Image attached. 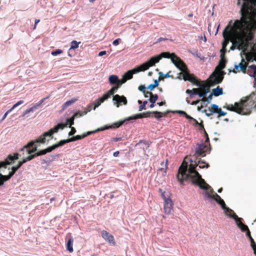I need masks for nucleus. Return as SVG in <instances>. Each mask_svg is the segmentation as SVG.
<instances>
[{"instance_id": "f257e3e1", "label": "nucleus", "mask_w": 256, "mask_h": 256, "mask_svg": "<svg viewBox=\"0 0 256 256\" xmlns=\"http://www.w3.org/2000/svg\"><path fill=\"white\" fill-rule=\"evenodd\" d=\"M188 174L185 176L186 180H191L192 184L198 186L202 190H204L205 192H202V194L208 199L215 200L220 206L225 214L234 220V217L237 216L236 214L233 210L226 206L224 200L214 192L212 188L202 178V176L194 170H190Z\"/></svg>"}, {"instance_id": "f03ea898", "label": "nucleus", "mask_w": 256, "mask_h": 256, "mask_svg": "<svg viewBox=\"0 0 256 256\" xmlns=\"http://www.w3.org/2000/svg\"><path fill=\"white\" fill-rule=\"evenodd\" d=\"M236 30V42L230 47V50L234 51L236 49L240 50L242 47H247L252 43L256 32V22L250 25L245 26H241V30H239L236 26H233Z\"/></svg>"}, {"instance_id": "7ed1b4c3", "label": "nucleus", "mask_w": 256, "mask_h": 256, "mask_svg": "<svg viewBox=\"0 0 256 256\" xmlns=\"http://www.w3.org/2000/svg\"><path fill=\"white\" fill-rule=\"evenodd\" d=\"M170 59L171 62L180 71L178 74L177 78L180 80H183L184 81H188L194 85L198 86L202 92L205 91L208 86L198 82V78L190 73L186 63L174 53L170 52Z\"/></svg>"}, {"instance_id": "20e7f679", "label": "nucleus", "mask_w": 256, "mask_h": 256, "mask_svg": "<svg viewBox=\"0 0 256 256\" xmlns=\"http://www.w3.org/2000/svg\"><path fill=\"white\" fill-rule=\"evenodd\" d=\"M170 52H162L160 54L151 57L146 62L142 64L137 66L134 68L128 70L126 72L121 78L122 82L124 84L127 80L132 79L134 74H138L140 72H144L150 68V67L154 66L156 64L158 63L162 58H169Z\"/></svg>"}, {"instance_id": "39448f33", "label": "nucleus", "mask_w": 256, "mask_h": 256, "mask_svg": "<svg viewBox=\"0 0 256 256\" xmlns=\"http://www.w3.org/2000/svg\"><path fill=\"white\" fill-rule=\"evenodd\" d=\"M228 110L237 112L240 114H250L252 110H256V96L255 94L242 98L240 102L234 104H229L226 106Z\"/></svg>"}, {"instance_id": "423d86ee", "label": "nucleus", "mask_w": 256, "mask_h": 256, "mask_svg": "<svg viewBox=\"0 0 256 256\" xmlns=\"http://www.w3.org/2000/svg\"><path fill=\"white\" fill-rule=\"evenodd\" d=\"M22 154L18 152L14 153L13 155L10 154L4 161L0 162V168H6L7 165L14 164L16 160L19 158V156H21ZM28 161L27 160V158H24L22 160L18 162V164L16 166H13L11 168L12 170L8 174L3 175L0 174V187L2 186L5 182L9 180L18 170L24 163Z\"/></svg>"}, {"instance_id": "0eeeda50", "label": "nucleus", "mask_w": 256, "mask_h": 256, "mask_svg": "<svg viewBox=\"0 0 256 256\" xmlns=\"http://www.w3.org/2000/svg\"><path fill=\"white\" fill-rule=\"evenodd\" d=\"M198 164L199 165V168H208L210 166V165L208 163L202 160H198L197 162H196V164H188L187 162L184 164V162L181 164L178 168V172L176 175L178 180L181 184L184 185V182L185 181L190 182L192 183L191 180H186L185 175H188V174H189L188 173L190 172V170H194L200 174V173L197 171L196 169Z\"/></svg>"}, {"instance_id": "6e6552de", "label": "nucleus", "mask_w": 256, "mask_h": 256, "mask_svg": "<svg viewBox=\"0 0 256 256\" xmlns=\"http://www.w3.org/2000/svg\"><path fill=\"white\" fill-rule=\"evenodd\" d=\"M43 135H41L38 138L35 140H31L29 142L26 144L24 145L20 150L21 152H22V154H24V150H26V153L27 154H28V156L27 158V160H28V161L34 158H35L44 155L46 154V149H43L41 150H38V146L36 144L38 143H40L42 144V142H36V140L40 139V137ZM49 138L46 137V140L44 144H48L50 140H48Z\"/></svg>"}, {"instance_id": "1a4fd4ad", "label": "nucleus", "mask_w": 256, "mask_h": 256, "mask_svg": "<svg viewBox=\"0 0 256 256\" xmlns=\"http://www.w3.org/2000/svg\"><path fill=\"white\" fill-rule=\"evenodd\" d=\"M74 119L72 116L66 118V122H60L54 126L52 128H51L50 130L47 132H44L43 134V135L40 137V138L38 140H36V142H41L42 143H44L46 140V137H48V140H50L53 138L52 135L54 133H56L58 132L60 130H63L64 128L68 126H72L74 124Z\"/></svg>"}, {"instance_id": "9d476101", "label": "nucleus", "mask_w": 256, "mask_h": 256, "mask_svg": "<svg viewBox=\"0 0 256 256\" xmlns=\"http://www.w3.org/2000/svg\"><path fill=\"white\" fill-rule=\"evenodd\" d=\"M245 1L246 0H238L237 2V5L240 6V9L239 13L241 16L240 19H236L234 20L233 26H236L237 28H238L240 30H241V26H245L247 24L250 26L254 22H256V20H254L252 22H250L246 20V18H244V16L246 12L245 8Z\"/></svg>"}, {"instance_id": "9b49d317", "label": "nucleus", "mask_w": 256, "mask_h": 256, "mask_svg": "<svg viewBox=\"0 0 256 256\" xmlns=\"http://www.w3.org/2000/svg\"><path fill=\"white\" fill-rule=\"evenodd\" d=\"M234 218V221L238 227L241 230L242 232H246V235L248 238L250 242V246L254 250V254L256 256V243L251 236L250 232L248 229V226L246 224L242 223V218H240L238 216H236Z\"/></svg>"}, {"instance_id": "f8f14e48", "label": "nucleus", "mask_w": 256, "mask_h": 256, "mask_svg": "<svg viewBox=\"0 0 256 256\" xmlns=\"http://www.w3.org/2000/svg\"><path fill=\"white\" fill-rule=\"evenodd\" d=\"M232 22V21L231 20L229 22L228 24L225 27V28H224V30H223V32H222V35L224 38V40L222 42V48L220 50V58H224V56H226V54L228 52L226 47H227L228 45V44L229 42H232V44H234L233 40H232V38L228 36L227 34L228 30Z\"/></svg>"}, {"instance_id": "ddd939ff", "label": "nucleus", "mask_w": 256, "mask_h": 256, "mask_svg": "<svg viewBox=\"0 0 256 256\" xmlns=\"http://www.w3.org/2000/svg\"><path fill=\"white\" fill-rule=\"evenodd\" d=\"M112 101L114 105L117 108L122 105H126L128 104V100L126 96L118 94L112 96Z\"/></svg>"}, {"instance_id": "4468645a", "label": "nucleus", "mask_w": 256, "mask_h": 256, "mask_svg": "<svg viewBox=\"0 0 256 256\" xmlns=\"http://www.w3.org/2000/svg\"><path fill=\"white\" fill-rule=\"evenodd\" d=\"M244 59L242 58L240 63L238 64H234V68L232 70L230 69L229 70V72H233L236 74L238 72H242L243 73H246L247 66L244 64Z\"/></svg>"}, {"instance_id": "2eb2a0df", "label": "nucleus", "mask_w": 256, "mask_h": 256, "mask_svg": "<svg viewBox=\"0 0 256 256\" xmlns=\"http://www.w3.org/2000/svg\"><path fill=\"white\" fill-rule=\"evenodd\" d=\"M162 196L164 198V212L166 214H168L171 212V210L173 206V203L170 199L166 198H165L164 194H162Z\"/></svg>"}, {"instance_id": "dca6fc26", "label": "nucleus", "mask_w": 256, "mask_h": 256, "mask_svg": "<svg viewBox=\"0 0 256 256\" xmlns=\"http://www.w3.org/2000/svg\"><path fill=\"white\" fill-rule=\"evenodd\" d=\"M207 146L204 143L198 144V146L195 150V154L198 156L204 157L206 156V150Z\"/></svg>"}, {"instance_id": "f3484780", "label": "nucleus", "mask_w": 256, "mask_h": 256, "mask_svg": "<svg viewBox=\"0 0 256 256\" xmlns=\"http://www.w3.org/2000/svg\"><path fill=\"white\" fill-rule=\"evenodd\" d=\"M108 81L111 85H114L116 86H121L123 84L121 78L120 79L118 76L115 74H112L109 76Z\"/></svg>"}, {"instance_id": "a211bd4d", "label": "nucleus", "mask_w": 256, "mask_h": 256, "mask_svg": "<svg viewBox=\"0 0 256 256\" xmlns=\"http://www.w3.org/2000/svg\"><path fill=\"white\" fill-rule=\"evenodd\" d=\"M210 77L212 78V80L210 82V84L212 86L221 83L224 78V77L220 76V74H218L214 76L211 75Z\"/></svg>"}, {"instance_id": "6ab92c4d", "label": "nucleus", "mask_w": 256, "mask_h": 256, "mask_svg": "<svg viewBox=\"0 0 256 256\" xmlns=\"http://www.w3.org/2000/svg\"><path fill=\"white\" fill-rule=\"evenodd\" d=\"M101 234L102 238L106 241L108 242L110 244H113L114 245L115 244L114 237L112 235L105 230L102 231Z\"/></svg>"}, {"instance_id": "aec40b11", "label": "nucleus", "mask_w": 256, "mask_h": 256, "mask_svg": "<svg viewBox=\"0 0 256 256\" xmlns=\"http://www.w3.org/2000/svg\"><path fill=\"white\" fill-rule=\"evenodd\" d=\"M150 112H143L141 113L136 114L132 116L126 118V120H129L130 122H132L134 121L138 118H146V114H150Z\"/></svg>"}, {"instance_id": "412c9836", "label": "nucleus", "mask_w": 256, "mask_h": 256, "mask_svg": "<svg viewBox=\"0 0 256 256\" xmlns=\"http://www.w3.org/2000/svg\"><path fill=\"white\" fill-rule=\"evenodd\" d=\"M147 112H150V114H146V118H150L151 116V114H154L156 118L158 120H160L162 117V113L161 112L159 111H148Z\"/></svg>"}, {"instance_id": "4be33fe9", "label": "nucleus", "mask_w": 256, "mask_h": 256, "mask_svg": "<svg viewBox=\"0 0 256 256\" xmlns=\"http://www.w3.org/2000/svg\"><path fill=\"white\" fill-rule=\"evenodd\" d=\"M130 122L129 120H126V118H124V120H120L118 122H114L112 124H108L109 126H110L111 127L110 128H120L121 126H122L124 122L126 123V124H128Z\"/></svg>"}, {"instance_id": "5701e85b", "label": "nucleus", "mask_w": 256, "mask_h": 256, "mask_svg": "<svg viewBox=\"0 0 256 256\" xmlns=\"http://www.w3.org/2000/svg\"><path fill=\"white\" fill-rule=\"evenodd\" d=\"M212 95L214 96H218L223 94V89L220 86L213 88L212 92Z\"/></svg>"}, {"instance_id": "b1692460", "label": "nucleus", "mask_w": 256, "mask_h": 256, "mask_svg": "<svg viewBox=\"0 0 256 256\" xmlns=\"http://www.w3.org/2000/svg\"><path fill=\"white\" fill-rule=\"evenodd\" d=\"M158 96L157 94H154L152 95L151 98H149L148 100L150 102V104L149 106V108H153L155 106V103L156 101L158 100Z\"/></svg>"}, {"instance_id": "393cba45", "label": "nucleus", "mask_w": 256, "mask_h": 256, "mask_svg": "<svg viewBox=\"0 0 256 256\" xmlns=\"http://www.w3.org/2000/svg\"><path fill=\"white\" fill-rule=\"evenodd\" d=\"M78 100V98H72L70 100H67L66 102H65L64 104L62 106V110H64L66 109L67 107L70 106V105L74 104V102H76Z\"/></svg>"}, {"instance_id": "a878e982", "label": "nucleus", "mask_w": 256, "mask_h": 256, "mask_svg": "<svg viewBox=\"0 0 256 256\" xmlns=\"http://www.w3.org/2000/svg\"><path fill=\"white\" fill-rule=\"evenodd\" d=\"M73 242V238L72 236H70L66 243V250L70 252H72L74 251L72 247Z\"/></svg>"}, {"instance_id": "bb28decb", "label": "nucleus", "mask_w": 256, "mask_h": 256, "mask_svg": "<svg viewBox=\"0 0 256 256\" xmlns=\"http://www.w3.org/2000/svg\"><path fill=\"white\" fill-rule=\"evenodd\" d=\"M86 112L78 110V111H76L75 112H74L72 116V118H74V119H75L76 118H80V117H82L84 115H86Z\"/></svg>"}, {"instance_id": "cd10ccee", "label": "nucleus", "mask_w": 256, "mask_h": 256, "mask_svg": "<svg viewBox=\"0 0 256 256\" xmlns=\"http://www.w3.org/2000/svg\"><path fill=\"white\" fill-rule=\"evenodd\" d=\"M70 142V138L66 140H62L59 141L58 142L54 144V145L56 146V148H58L59 147L62 146Z\"/></svg>"}, {"instance_id": "c85d7f7f", "label": "nucleus", "mask_w": 256, "mask_h": 256, "mask_svg": "<svg viewBox=\"0 0 256 256\" xmlns=\"http://www.w3.org/2000/svg\"><path fill=\"white\" fill-rule=\"evenodd\" d=\"M226 62L227 60L226 58V56H224V58H220L218 65L216 67H220L222 70H223L226 68Z\"/></svg>"}, {"instance_id": "c756f323", "label": "nucleus", "mask_w": 256, "mask_h": 256, "mask_svg": "<svg viewBox=\"0 0 256 256\" xmlns=\"http://www.w3.org/2000/svg\"><path fill=\"white\" fill-rule=\"evenodd\" d=\"M84 138V136H83V134H82L81 135H76V136H71L70 138V141L71 142H76V140H80Z\"/></svg>"}, {"instance_id": "7c9ffc66", "label": "nucleus", "mask_w": 256, "mask_h": 256, "mask_svg": "<svg viewBox=\"0 0 256 256\" xmlns=\"http://www.w3.org/2000/svg\"><path fill=\"white\" fill-rule=\"evenodd\" d=\"M80 44V42H78L75 40L72 41L70 42V50H74L78 48Z\"/></svg>"}, {"instance_id": "2f4dec72", "label": "nucleus", "mask_w": 256, "mask_h": 256, "mask_svg": "<svg viewBox=\"0 0 256 256\" xmlns=\"http://www.w3.org/2000/svg\"><path fill=\"white\" fill-rule=\"evenodd\" d=\"M212 113H215V114H218L219 115L218 116V118H219L221 116H225L226 114V112L222 110V109L220 108L218 109V111H215L214 110H211Z\"/></svg>"}, {"instance_id": "473e14b6", "label": "nucleus", "mask_w": 256, "mask_h": 256, "mask_svg": "<svg viewBox=\"0 0 256 256\" xmlns=\"http://www.w3.org/2000/svg\"><path fill=\"white\" fill-rule=\"evenodd\" d=\"M120 87V86H114L108 92L110 94V96H114V94L117 92L118 90Z\"/></svg>"}, {"instance_id": "72a5a7b5", "label": "nucleus", "mask_w": 256, "mask_h": 256, "mask_svg": "<svg viewBox=\"0 0 256 256\" xmlns=\"http://www.w3.org/2000/svg\"><path fill=\"white\" fill-rule=\"evenodd\" d=\"M212 96H214L213 95H212V93L208 96L207 100H200L198 101H202V103L206 105L207 104L210 102L212 100Z\"/></svg>"}, {"instance_id": "f704fd0d", "label": "nucleus", "mask_w": 256, "mask_h": 256, "mask_svg": "<svg viewBox=\"0 0 256 256\" xmlns=\"http://www.w3.org/2000/svg\"><path fill=\"white\" fill-rule=\"evenodd\" d=\"M210 92V90L209 88H207L206 89L205 91L202 92V93L199 92L198 93V96L200 98H204L206 96V94Z\"/></svg>"}, {"instance_id": "c9c22d12", "label": "nucleus", "mask_w": 256, "mask_h": 256, "mask_svg": "<svg viewBox=\"0 0 256 256\" xmlns=\"http://www.w3.org/2000/svg\"><path fill=\"white\" fill-rule=\"evenodd\" d=\"M148 102V100H144L142 104H141L138 108V111L141 112L143 110H145L146 109V105L147 104Z\"/></svg>"}, {"instance_id": "e433bc0d", "label": "nucleus", "mask_w": 256, "mask_h": 256, "mask_svg": "<svg viewBox=\"0 0 256 256\" xmlns=\"http://www.w3.org/2000/svg\"><path fill=\"white\" fill-rule=\"evenodd\" d=\"M111 126H109L108 124L104 125V126L98 128L97 129L95 130L96 133L100 131H103L106 130L110 129Z\"/></svg>"}, {"instance_id": "4c0bfd02", "label": "nucleus", "mask_w": 256, "mask_h": 256, "mask_svg": "<svg viewBox=\"0 0 256 256\" xmlns=\"http://www.w3.org/2000/svg\"><path fill=\"white\" fill-rule=\"evenodd\" d=\"M110 94L107 92L106 93L104 94L102 96L98 98V99L100 100L101 102H104L106 100H108L109 98H110Z\"/></svg>"}, {"instance_id": "58836bf2", "label": "nucleus", "mask_w": 256, "mask_h": 256, "mask_svg": "<svg viewBox=\"0 0 256 256\" xmlns=\"http://www.w3.org/2000/svg\"><path fill=\"white\" fill-rule=\"evenodd\" d=\"M63 52V50L60 49H56L51 52V54L54 56H58Z\"/></svg>"}, {"instance_id": "ea45409f", "label": "nucleus", "mask_w": 256, "mask_h": 256, "mask_svg": "<svg viewBox=\"0 0 256 256\" xmlns=\"http://www.w3.org/2000/svg\"><path fill=\"white\" fill-rule=\"evenodd\" d=\"M56 146H55L54 144L50 146L47 147L46 148H45L46 153L50 152L55 149H56Z\"/></svg>"}, {"instance_id": "a19ab883", "label": "nucleus", "mask_w": 256, "mask_h": 256, "mask_svg": "<svg viewBox=\"0 0 256 256\" xmlns=\"http://www.w3.org/2000/svg\"><path fill=\"white\" fill-rule=\"evenodd\" d=\"M245 74H248L250 77L254 78L256 76V74H254V72H253L250 69L248 68L246 69V72Z\"/></svg>"}, {"instance_id": "79ce46f5", "label": "nucleus", "mask_w": 256, "mask_h": 256, "mask_svg": "<svg viewBox=\"0 0 256 256\" xmlns=\"http://www.w3.org/2000/svg\"><path fill=\"white\" fill-rule=\"evenodd\" d=\"M71 130H70V131L68 132V135L69 136H74V135L76 133V129L74 127H72V126H70V127Z\"/></svg>"}, {"instance_id": "37998d69", "label": "nucleus", "mask_w": 256, "mask_h": 256, "mask_svg": "<svg viewBox=\"0 0 256 256\" xmlns=\"http://www.w3.org/2000/svg\"><path fill=\"white\" fill-rule=\"evenodd\" d=\"M49 98V96H46L44 98H42L36 104V106L39 108L42 104L44 103L45 101Z\"/></svg>"}, {"instance_id": "c03bdc74", "label": "nucleus", "mask_w": 256, "mask_h": 256, "mask_svg": "<svg viewBox=\"0 0 256 256\" xmlns=\"http://www.w3.org/2000/svg\"><path fill=\"white\" fill-rule=\"evenodd\" d=\"M24 103V101L22 100H19L16 103L14 104L13 105L12 107L10 108L12 109V110L16 108L17 106H19L20 105Z\"/></svg>"}, {"instance_id": "a18cd8bd", "label": "nucleus", "mask_w": 256, "mask_h": 256, "mask_svg": "<svg viewBox=\"0 0 256 256\" xmlns=\"http://www.w3.org/2000/svg\"><path fill=\"white\" fill-rule=\"evenodd\" d=\"M158 74H159L160 77L164 76L165 78H173L172 76H170L169 74V72L164 74L162 72H159Z\"/></svg>"}, {"instance_id": "49530a36", "label": "nucleus", "mask_w": 256, "mask_h": 256, "mask_svg": "<svg viewBox=\"0 0 256 256\" xmlns=\"http://www.w3.org/2000/svg\"><path fill=\"white\" fill-rule=\"evenodd\" d=\"M102 103V102H101L100 100L98 98L94 104V106L93 108V109L95 110L96 108H98L101 104Z\"/></svg>"}, {"instance_id": "de8ad7c7", "label": "nucleus", "mask_w": 256, "mask_h": 256, "mask_svg": "<svg viewBox=\"0 0 256 256\" xmlns=\"http://www.w3.org/2000/svg\"><path fill=\"white\" fill-rule=\"evenodd\" d=\"M58 154H55V155H49L47 157V159L48 161L52 162V160H54L56 156H58Z\"/></svg>"}, {"instance_id": "09e8293b", "label": "nucleus", "mask_w": 256, "mask_h": 256, "mask_svg": "<svg viewBox=\"0 0 256 256\" xmlns=\"http://www.w3.org/2000/svg\"><path fill=\"white\" fill-rule=\"evenodd\" d=\"M174 113L182 115L184 116H185L187 114L185 111H184L182 110H176L174 111Z\"/></svg>"}, {"instance_id": "8fccbe9b", "label": "nucleus", "mask_w": 256, "mask_h": 256, "mask_svg": "<svg viewBox=\"0 0 256 256\" xmlns=\"http://www.w3.org/2000/svg\"><path fill=\"white\" fill-rule=\"evenodd\" d=\"M220 108H218V105L216 104H212V108H209V110L211 112V110H215V111H218V109H220Z\"/></svg>"}, {"instance_id": "3c124183", "label": "nucleus", "mask_w": 256, "mask_h": 256, "mask_svg": "<svg viewBox=\"0 0 256 256\" xmlns=\"http://www.w3.org/2000/svg\"><path fill=\"white\" fill-rule=\"evenodd\" d=\"M95 133H96L95 130L88 131L87 132L83 134V136H84V137L86 138L92 134H95Z\"/></svg>"}, {"instance_id": "603ef678", "label": "nucleus", "mask_w": 256, "mask_h": 256, "mask_svg": "<svg viewBox=\"0 0 256 256\" xmlns=\"http://www.w3.org/2000/svg\"><path fill=\"white\" fill-rule=\"evenodd\" d=\"M248 68L250 69L253 72H254V74H256V65L252 64L250 66H248Z\"/></svg>"}, {"instance_id": "864d4df0", "label": "nucleus", "mask_w": 256, "mask_h": 256, "mask_svg": "<svg viewBox=\"0 0 256 256\" xmlns=\"http://www.w3.org/2000/svg\"><path fill=\"white\" fill-rule=\"evenodd\" d=\"M146 88L144 85H140L138 88V90L142 92V93L146 91Z\"/></svg>"}, {"instance_id": "5fc2aeb1", "label": "nucleus", "mask_w": 256, "mask_h": 256, "mask_svg": "<svg viewBox=\"0 0 256 256\" xmlns=\"http://www.w3.org/2000/svg\"><path fill=\"white\" fill-rule=\"evenodd\" d=\"M145 98H148L150 96H152V93L148 91H146L144 92L143 93Z\"/></svg>"}, {"instance_id": "6e6d98bb", "label": "nucleus", "mask_w": 256, "mask_h": 256, "mask_svg": "<svg viewBox=\"0 0 256 256\" xmlns=\"http://www.w3.org/2000/svg\"><path fill=\"white\" fill-rule=\"evenodd\" d=\"M92 104H88L86 108H84V112H86V114H87L88 112H90L92 110Z\"/></svg>"}, {"instance_id": "4d7b16f0", "label": "nucleus", "mask_w": 256, "mask_h": 256, "mask_svg": "<svg viewBox=\"0 0 256 256\" xmlns=\"http://www.w3.org/2000/svg\"><path fill=\"white\" fill-rule=\"evenodd\" d=\"M120 40H121L120 38H116V39L115 40H114L113 41L112 44L114 46H116L119 44L120 42Z\"/></svg>"}, {"instance_id": "13d9d810", "label": "nucleus", "mask_w": 256, "mask_h": 256, "mask_svg": "<svg viewBox=\"0 0 256 256\" xmlns=\"http://www.w3.org/2000/svg\"><path fill=\"white\" fill-rule=\"evenodd\" d=\"M38 106H36V104H35L33 106L30 108H28V110L30 112H33L34 110H36V109H38Z\"/></svg>"}, {"instance_id": "bf43d9fd", "label": "nucleus", "mask_w": 256, "mask_h": 256, "mask_svg": "<svg viewBox=\"0 0 256 256\" xmlns=\"http://www.w3.org/2000/svg\"><path fill=\"white\" fill-rule=\"evenodd\" d=\"M12 111V109H10L9 110H8L6 112H5V114H4V115L3 116L2 120H1V121H2L4 120L6 117L7 116L8 114Z\"/></svg>"}, {"instance_id": "052dcab7", "label": "nucleus", "mask_w": 256, "mask_h": 256, "mask_svg": "<svg viewBox=\"0 0 256 256\" xmlns=\"http://www.w3.org/2000/svg\"><path fill=\"white\" fill-rule=\"evenodd\" d=\"M147 89L150 90V91L152 90L154 88H156V86L152 84H150L146 88Z\"/></svg>"}, {"instance_id": "680f3d73", "label": "nucleus", "mask_w": 256, "mask_h": 256, "mask_svg": "<svg viewBox=\"0 0 256 256\" xmlns=\"http://www.w3.org/2000/svg\"><path fill=\"white\" fill-rule=\"evenodd\" d=\"M160 80L159 79H156L154 80V84H152L156 88L158 87L159 85Z\"/></svg>"}, {"instance_id": "e2e57ef3", "label": "nucleus", "mask_w": 256, "mask_h": 256, "mask_svg": "<svg viewBox=\"0 0 256 256\" xmlns=\"http://www.w3.org/2000/svg\"><path fill=\"white\" fill-rule=\"evenodd\" d=\"M184 117L186 119L188 120H192L193 121L194 120V118H192L190 116L188 115V114H186V116Z\"/></svg>"}, {"instance_id": "0e129e2a", "label": "nucleus", "mask_w": 256, "mask_h": 256, "mask_svg": "<svg viewBox=\"0 0 256 256\" xmlns=\"http://www.w3.org/2000/svg\"><path fill=\"white\" fill-rule=\"evenodd\" d=\"M172 112H174V111H172L170 110H167L164 112H162V116H166L168 114Z\"/></svg>"}, {"instance_id": "69168bd1", "label": "nucleus", "mask_w": 256, "mask_h": 256, "mask_svg": "<svg viewBox=\"0 0 256 256\" xmlns=\"http://www.w3.org/2000/svg\"><path fill=\"white\" fill-rule=\"evenodd\" d=\"M106 54V50H102V51H100L99 53H98V56H102L105 54Z\"/></svg>"}, {"instance_id": "338daca9", "label": "nucleus", "mask_w": 256, "mask_h": 256, "mask_svg": "<svg viewBox=\"0 0 256 256\" xmlns=\"http://www.w3.org/2000/svg\"><path fill=\"white\" fill-rule=\"evenodd\" d=\"M112 140L114 142H118V140H122V138L121 137H120V138L116 137V138H113Z\"/></svg>"}, {"instance_id": "774afa93", "label": "nucleus", "mask_w": 256, "mask_h": 256, "mask_svg": "<svg viewBox=\"0 0 256 256\" xmlns=\"http://www.w3.org/2000/svg\"><path fill=\"white\" fill-rule=\"evenodd\" d=\"M189 95H190V98H193L194 96H198V93L191 92L190 94Z\"/></svg>"}]
</instances>
